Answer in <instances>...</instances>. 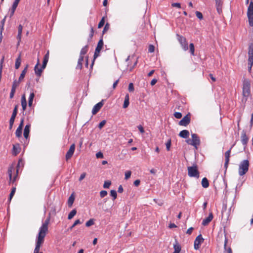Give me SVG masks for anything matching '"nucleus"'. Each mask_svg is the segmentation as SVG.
I'll list each match as a JSON object with an SVG mask.
<instances>
[{
    "label": "nucleus",
    "instance_id": "1",
    "mask_svg": "<svg viewBox=\"0 0 253 253\" xmlns=\"http://www.w3.org/2000/svg\"><path fill=\"white\" fill-rule=\"evenodd\" d=\"M50 217L47 218L39 229V231L36 239V244L34 253H42L40 252V248L44 241V238L48 232V224Z\"/></svg>",
    "mask_w": 253,
    "mask_h": 253
},
{
    "label": "nucleus",
    "instance_id": "2",
    "mask_svg": "<svg viewBox=\"0 0 253 253\" xmlns=\"http://www.w3.org/2000/svg\"><path fill=\"white\" fill-rule=\"evenodd\" d=\"M242 95V101L244 103L251 96V81L249 79L244 78L243 80Z\"/></svg>",
    "mask_w": 253,
    "mask_h": 253
},
{
    "label": "nucleus",
    "instance_id": "3",
    "mask_svg": "<svg viewBox=\"0 0 253 253\" xmlns=\"http://www.w3.org/2000/svg\"><path fill=\"white\" fill-rule=\"evenodd\" d=\"M49 51H48L47 52L44 56L42 65V67L40 68H39V65L40 64L39 60V59L38 60V62H37V64L35 66L34 70H35V74L38 77H40L41 76V74H42V73L43 70L46 67L47 63L48 61V59H49Z\"/></svg>",
    "mask_w": 253,
    "mask_h": 253
},
{
    "label": "nucleus",
    "instance_id": "4",
    "mask_svg": "<svg viewBox=\"0 0 253 253\" xmlns=\"http://www.w3.org/2000/svg\"><path fill=\"white\" fill-rule=\"evenodd\" d=\"M249 165V161L248 160H244L240 163L238 169V173L240 176H243L248 172Z\"/></svg>",
    "mask_w": 253,
    "mask_h": 253
},
{
    "label": "nucleus",
    "instance_id": "5",
    "mask_svg": "<svg viewBox=\"0 0 253 253\" xmlns=\"http://www.w3.org/2000/svg\"><path fill=\"white\" fill-rule=\"evenodd\" d=\"M18 169L16 170L13 166L9 167L8 169V173L9 177V183L14 182L16 180L18 175Z\"/></svg>",
    "mask_w": 253,
    "mask_h": 253
},
{
    "label": "nucleus",
    "instance_id": "6",
    "mask_svg": "<svg viewBox=\"0 0 253 253\" xmlns=\"http://www.w3.org/2000/svg\"><path fill=\"white\" fill-rule=\"evenodd\" d=\"M188 174L191 177H194L198 178L200 177V172L198 170V166L196 164L188 167Z\"/></svg>",
    "mask_w": 253,
    "mask_h": 253
},
{
    "label": "nucleus",
    "instance_id": "7",
    "mask_svg": "<svg viewBox=\"0 0 253 253\" xmlns=\"http://www.w3.org/2000/svg\"><path fill=\"white\" fill-rule=\"evenodd\" d=\"M248 71L251 72L253 65V43H250L248 51Z\"/></svg>",
    "mask_w": 253,
    "mask_h": 253
},
{
    "label": "nucleus",
    "instance_id": "8",
    "mask_svg": "<svg viewBox=\"0 0 253 253\" xmlns=\"http://www.w3.org/2000/svg\"><path fill=\"white\" fill-rule=\"evenodd\" d=\"M247 16L249 20V24L251 27L253 26V1L252 0L248 8Z\"/></svg>",
    "mask_w": 253,
    "mask_h": 253
},
{
    "label": "nucleus",
    "instance_id": "9",
    "mask_svg": "<svg viewBox=\"0 0 253 253\" xmlns=\"http://www.w3.org/2000/svg\"><path fill=\"white\" fill-rule=\"evenodd\" d=\"M177 37V40L179 43H180L182 48L184 50L186 51L188 49V42L186 41V39L184 37L180 36L178 34L176 35Z\"/></svg>",
    "mask_w": 253,
    "mask_h": 253
},
{
    "label": "nucleus",
    "instance_id": "10",
    "mask_svg": "<svg viewBox=\"0 0 253 253\" xmlns=\"http://www.w3.org/2000/svg\"><path fill=\"white\" fill-rule=\"evenodd\" d=\"M191 120V114L188 113L184 116L178 123V125L182 126H188Z\"/></svg>",
    "mask_w": 253,
    "mask_h": 253
},
{
    "label": "nucleus",
    "instance_id": "11",
    "mask_svg": "<svg viewBox=\"0 0 253 253\" xmlns=\"http://www.w3.org/2000/svg\"><path fill=\"white\" fill-rule=\"evenodd\" d=\"M18 107V105H16L15 106L14 108L12 115L9 120V129H12L13 125L14 124V120L17 114Z\"/></svg>",
    "mask_w": 253,
    "mask_h": 253
},
{
    "label": "nucleus",
    "instance_id": "12",
    "mask_svg": "<svg viewBox=\"0 0 253 253\" xmlns=\"http://www.w3.org/2000/svg\"><path fill=\"white\" fill-rule=\"evenodd\" d=\"M204 239L201 234L199 235L194 241V247L195 250H198L200 248L201 244L204 242Z\"/></svg>",
    "mask_w": 253,
    "mask_h": 253
},
{
    "label": "nucleus",
    "instance_id": "13",
    "mask_svg": "<svg viewBox=\"0 0 253 253\" xmlns=\"http://www.w3.org/2000/svg\"><path fill=\"white\" fill-rule=\"evenodd\" d=\"M192 141L193 146L195 148H197L198 146L200 144V139L198 135L196 133H192L191 134Z\"/></svg>",
    "mask_w": 253,
    "mask_h": 253
},
{
    "label": "nucleus",
    "instance_id": "14",
    "mask_svg": "<svg viewBox=\"0 0 253 253\" xmlns=\"http://www.w3.org/2000/svg\"><path fill=\"white\" fill-rule=\"evenodd\" d=\"M24 118H22L20 120V124L16 130L15 131V135L18 138H20L22 136V129L23 127V124H24Z\"/></svg>",
    "mask_w": 253,
    "mask_h": 253
},
{
    "label": "nucleus",
    "instance_id": "15",
    "mask_svg": "<svg viewBox=\"0 0 253 253\" xmlns=\"http://www.w3.org/2000/svg\"><path fill=\"white\" fill-rule=\"evenodd\" d=\"M75 150V144H72L70 146L69 150L68 151V152H67V153L66 154L65 159H66V161H68L69 159H70L71 158V157H72V156L74 154Z\"/></svg>",
    "mask_w": 253,
    "mask_h": 253
},
{
    "label": "nucleus",
    "instance_id": "16",
    "mask_svg": "<svg viewBox=\"0 0 253 253\" xmlns=\"http://www.w3.org/2000/svg\"><path fill=\"white\" fill-rule=\"evenodd\" d=\"M103 45V42L102 39L100 40L97 43V47L95 48L94 54V58H96L98 56L99 54L101 51V50L102 48Z\"/></svg>",
    "mask_w": 253,
    "mask_h": 253
},
{
    "label": "nucleus",
    "instance_id": "17",
    "mask_svg": "<svg viewBox=\"0 0 253 253\" xmlns=\"http://www.w3.org/2000/svg\"><path fill=\"white\" fill-rule=\"evenodd\" d=\"M104 104L103 100L95 104L92 110V114L93 115L96 114L98 111L100 110Z\"/></svg>",
    "mask_w": 253,
    "mask_h": 253
},
{
    "label": "nucleus",
    "instance_id": "18",
    "mask_svg": "<svg viewBox=\"0 0 253 253\" xmlns=\"http://www.w3.org/2000/svg\"><path fill=\"white\" fill-rule=\"evenodd\" d=\"M249 140V138L246 134V131L243 130L241 133V142L242 144L246 146Z\"/></svg>",
    "mask_w": 253,
    "mask_h": 253
},
{
    "label": "nucleus",
    "instance_id": "19",
    "mask_svg": "<svg viewBox=\"0 0 253 253\" xmlns=\"http://www.w3.org/2000/svg\"><path fill=\"white\" fill-rule=\"evenodd\" d=\"M215 0V6L216 10L218 14H220L222 12V8L223 2L221 0Z\"/></svg>",
    "mask_w": 253,
    "mask_h": 253
},
{
    "label": "nucleus",
    "instance_id": "20",
    "mask_svg": "<svg viewBox=\"0 0 253 253\" xmlns=\"http://www.w3.org/2000/svg\"><path fill=\"white\" fill-rule=\"evenodd\" d=\"M21 151V148L19 144H16L13 145L12 148V154L14 156H16Z\"/></svg>",
    "mask_w": 253,
    "mask_h": 253
},
{
    "label": "nucleus",
    "instance_id": "21",
    "mask_svg": "<svg viewBox=\"0 0 253 253\" xmlns=\"http://www.w3.org/2000/svg\"><path fill=\"white\" fill-rule=\"evenodd\" d=\"M213 214L212 212H210L209 213V216L204 219L202 221V225L204 226H206L213 219Z\"/></svg>",
    "mask_w": 253,
    "mask_h": 253
},
{
    "label": "nucleus",
    "instance_id": "22",
    "mask_svg": "<svg viewBox=\"0 0 253 253\" xmlns=\"http://www.w3.org/2000/svg\"><path fill=\"white\" fill-rule=\"evenodd\" d=\"M31 125L30 124H27L25 126L24 129V136L26 139H27L29 137V133H30V129Z\"/></svg>",
    "mask_w": 253,
    "mask_h": 253
},
{
    "label": "nucleus",
    "instance_id": "23",
    "mask_svg": "<svg viewBox=\"0 0 253 253\" xmlns=\"http://www.w3.org/2000/svg\"><path fill=\"white\" fill-rule=\"evenodd\" d=\"M23 30V26L21 25H19L18 27V35L17 36V39H18V44H19L21 42L22 33Z\"/></svg>",
    "mask_w": 253,
    "mask_h": 253
},
{
    "label": "nucleus",
    "instance_id": "24",
    "mask_svg": "<svg viewBox=\"0 0 253 253\" xmlns=\"http://www.w3.org/2000/svg\"><path fill=\"white\" fill-rule=\"evenodd\" d=\"M179 136L183 138H187L189 136V132L186 129L181 130L179 133Z\"/></svg>",
    "mask_w": 253,
    "mask_h": 253
},
{
    "label": "nucleus",
    "instance_id": "25",
    "mask_svg": "<svg viewBox=\"0 0 253 253\" xmlns=\"http://www.w3.org/2000/svg\"><path fill=\"white\" fill-rule=\"evenodd\" d=\"M173 249L174 251L173 253H179L181 250V246L177 241H175V243L173 245Z\"/></svg>",
    "mask_w": 253,
    "mask_h": 253
},
{
    "label": "nucleus",
    "instance_id": "26",
    "mask_svg": "<svg viewBox=\"0 0 253 253\" xmlns=\"http://www.w3.org/2000/svg\"><path fill=\"white\" fill-rule=\"evenodd\" d=\"M132 61H133V65H129L128 64L127 65V67L126 69L129 71H131L135 68V67L137 64V59H136L134 57V60H132Z\"/></svg>",
    "mask_w": 253,
    "mask_h": 253
},
{
    "label": "nucleus",
    "instance_id": "27",
    "mask_svg": "<svg viewBox=\"0 0 253 253\" xmlns=\"http://www.w3.org/2000/svg\"><path fill=\"white\" fill-rule=\"evenodd\" d=\"M84 57L80 56L78 61V64L76 67L77 69L81 70L83 68V62L84 61Z\"/></svg>",
    "mask_w": 253,
    "mask_h": 253
},
{
    "label": "nucleus",
    "instance_id": "28",
    "mask_svg": "<svg viewBox=\"0 0 253 253\" xmlns=\"http://www.w3.org/2000/svg\"><path fill=\"white\" fill-rule=\"evenodd\" d=\"M74 201L75 196L74 195V193H73L70 195L68 200V205L69 207L71 208L72 206Z\"/></svg>",
    "mask_w": 253,
    "mask_h": 253
},
{
    "label": "nucleus",
    "instance_id": "29",
    "mask_svg": "<svg viewBox=\"0 0 253 253\" xmlns=\"http://www.w3.org/2000/svg\"><path fill=\"white\" fill-rule=\"evenodd\" d=\"M228 243V239L225 237L224 244V249L225 251H227V253H232V249L230 247H227V244Z\"/></svg>",
    "mask_w": 253,
    "mask_h": 253
},
{
    "label": "nucleus",
    "instance_id": "30",
    "mask_svg": "<svg viewBox=\"0 0 253 253\" xmlns=\"http://www.w3.org/2000/svg\"><path fill=\"white\" fill-rule=\"evenodd\" d=\"M201 184L203 187L204 188H207L209 186V180L206 177H204L202 179Z\"/></svg>",
    "mask_w": 253,
    "mask_h": 253
},
{
    "label": "nucleus",
    "instance_id": "31",
    "mask_svg": "<svg viewBox=\"0 0 253 253\" xmlns=\"http://www.w3.org/2000/svg\"><path fill=\"white\" fill-rule=\"evenodd\" d=\"M35 97V93L32 92L30 93V96L28 99V106L31 107L33 104V101Z\"/></svg>",
    "mask_w": 253,
    "mask_h": 253
},
{
    "label": "nucleus",
    "instance_id": "32",
    "mask_svg": "<svg viewBox=\"0 0 253 253\" xmlns=\"http://www.w3.org/2000/svg\"><path fill=\"white\" fill-rule=\"evenodd\" d=\"M28 66V65H27L26 67L22 71V73H21L20 76V77L19 78V81H21L24 79V78L25 77L26 73V72L27 71Z\"/></svg>",
    "mask_w": 253,
    "mask_h": 253
},
{
    "label": "nucleus",
    "instance_id": "33",
    "mask_svg": "<svg viewBox=\"0 0 253 253\" xmlns=\"http://www.w3.org/2000/svg\"><path fill=\"white\" fill-rule=\"evenodd\" d=\"M88 49V45H85L83 47L81 50L80 56L84 57V55L87 53Z\"/></svg>",
    "mask_w": 253,
    "mask_h": 253
},
{
    "label": "nucleus",
    "instance_id": "34",
    "mask_svg": "<svg viewBox=\"0 0 253 253\" xmlns=\"http://www.w3.org/2000/svg\"><path fill=\"white\" fill-rule=\"evenodd\" d=\"M129 95L128 94H127L126 96H125V100H124V104H123V108H126L128 107V105H129Z\"/></svg>",
    "mask_w": 253,
    "mask_h": 253
},
{
    "label": "nucleus",
    "instance_id": "35",
    "mask_svg": "<svg viewBox=\"0 0 253 253\" xmlns=\"http://www.w3.org/2000/svg\"><path fill=\"white\" fill-rule=\"evenodd\" d=\"M234 145H233L231 148H230L229 150H228V151H227L225 153V160H229L230 161V153H231V149L233 147Z\"/></svg>",
    "mask_w": 253,
    "mask_h": 253
},
{
    "label": "nucleus",
    "instance_id": "36",
    "mask_svg": "<svg viewBox=\"0 0 253 253\" xmlns=\"http://www.w3.org/2000/svg\"><path fill=\"white\" fill-rule=\"evenodd\" d=\"M20 82L21 81H19V80L17 81L16 80H15L12 83L11 89L16 90V89L17 87V86H18Z\"/></svg>",
    "mask_w": 253,
    "mask_h": 253
},
{
    "label": "nucleus",
    "instance_id": "37",
    "mask_svg": "<svg viewBox=\"0 0 253 253\" xmlns=\"http://www.w3.org/2000/svg\"><path fill=\"white\" fill-rule=\"evenodd\" d=\"M16 187H13L12 189H11V192L9 194V199H8V201L9 202H10L12 199V198H13L14 195L15 194V191H16Z\"/></svg>",
    "mask_w": 253,
    "mask_h": 253
},
{
    "label": "nucleus",
    "instance_id": "38",
    "mask_svg": "<svg viewBox=\"0 0 253 253\" xmlns=\"http://www.w3.org/2000/svg\"><path fill=\"white\" fill-rule=\"evenodd\" d=\"M189 51L190 54L192 55H195L194 52H195V48H194V45L193 43H190L189 44Z\"/></svg>",
    "mask_w": 253,
    "mask_h": 253
},
{
    "label": "nucleus",
    "instance_id": "39",
    "mask_svg": "<svg viewBox=\"0 0 253 253\" xmlns=\"http://www.w3.org/2000/svg\"><path fill=\"white\" fill-rule=\"evenodd\" d=\"M77 213V211L75 209L73 210L68 214V219H71Z\"/></svg>",
    "mask_w": 253,
    "mask_h": 253
},
{
    "label": "nucleus",
    "instance_id": "40",
    "mask_svg": "<svg viewBox=\"0 0 253 253\" xmlns=\"http://www.w3.org/2000/svg\"><path fill=\"white\" fill-rule=\"evenodd\" d=\"M21 58H20V56H19L16 60V61H15V68L16 69H18L20 66V64H21Z\"/></svg>",
    "mask_w": 253,
    "mask_h": 253
},
{
    "label": "nucleus",
    "instance_id": "41",
    "mask_svg": "<svg viewBox=\"0 0 253 253\" xmlns=\"http://www.w3.org/2000/svg\"><path fill=\"white\" fill-rule=\"evenodd\" d=\"M6 17L5 16L4 17V18L0 22V35H2V32L3 30V27H4V23H5V22L6 20Z\"/></svg>",
    "mask_w": 253,
    "mask_h": 253
},
{
    "label": "nucleus",
    "instance_id": "42",
    "mask_svg": "<svg viewBox=\"0 0 253 253\" xmlns=\"http://www.w3.org/2000/svg\"><path fill=\"white\" fill-rule=\"evenodd\" d=\"M132 60H134V56H128L126 60V61L127 63V65H128V64L129 65H131V64L130 63V62H132Z\"/></svg>",
    "mask_w": 253,
    "mask_h": 253
},
{
    "label": "nucleus",
    "instance_id": "43",
    "mask_svg": "<svg viewBox=\"0 0 253 253\" xmlns=\"http://www.w3.org/2000/svg\"><path fill=\"white\" fill-rule=\"evenodd\" d=\"M23 105H27V101L25 94H23L21 97V106Z\"/></svg>",
    "mask_w": 253,
    "mask_h": 253
},
{
    "label": "nucleus",
    "instance_id": "44",
    "mask_svg": "<svg viewBox=\"0 0 253 253\" xmlns=\"http://www.w3.org/2000/svg\"><path fill=\"white\" fill-rule=\"evenodd\" d=\"M105 17H103L100 21L99 22V23H98V28H101L102 27H103L105 24Z\"/></svg>",
    "mask_w": 253,
    "mask_h": 253
},
{
    "label": "nucleus",
    "instance_id": "45",
    "mask_svg": "<svg viewBox=\"0 0 253 253\" xmlns=\"http://www.w3.org/2000/svg\"><path fill=\"white\" fill-rule=\"evenodd\" d=\"M94 223V219H90L88 221H87L85 223V226L87 227H89L92 225H93Z\"/></svg>",
    "mask_w": 253,
    "mask_h": 253
},
{
    "label": "nucleus",
    "instance_id": "46",
    "mask_svg": "<svg viewBox=\"0 0 253 253\" xmlns=\"http://www.w3.org/2000/svg\"><path fill=\"white\" fill-rule=\"evenodd\" d=\"M128 90L130 92H133L134 90V85L133 83H130L129 84Z\"/></svg>",
    "mask_w": 253,
    "mask_h": 253
},
{
    "label": "nucleus",
    "instance_id": "47",
    "mask_svg": "<svg viewBox=\"0 0 253 253\" xmlns=\"http://www.w3.org/2000/svg\"><path fill=\"white\" fill-rule=\"evenodd\" d=\"M166 149L167 151H169L171 146V139H169L166 143Z\"/></svg>",
    "mask_w": 253,
    "mask_h": 253
},
{
    "label": "nucleus",
    "instance_id": "48",
    "mask_svg": "<svg viewBox=\"0 0 253 253\" xmlns=\"http://www.w3.org/2000/svg\"><path fill=\"white\" fill-rule=\"evenodd\" d=\"M81 222L80 221V220L79 219H77L76 220L75 222L74 223V224L72 225V226H71L69 228V229L70 230H72V229L75 226H76L77 225L79 224H81Z\"/></svg>",
    "mask_w": 253,
    "mask_h": 253
},
{
    "label": "nucleus",
    "instance_id": "49",
    "mask_svg": "<svg viewBox=\"0 0 253 253\" xmlns=\"http://www.w3.org/2000/svg\"><path fill=\"white\" fill-rule=\"evenodd\" d=\"M195 14L197 18L201 20L203 18V14L201 12L197 11H196Z\"/></svg>",
    "mask_w": 253,
    "mask_h": 253
},
{
    "label": "nucleus",
    "instance_id": "50",
    "mask_svg": "<svg viewBox=\"0 0 253 253\" xmlns=\"http://www.w3.org/2000/svg\"><path fill=\"white\" fill-rule=\"evenodd\" d=\"M131 174V171L130 170H127L125 172V179H128L130 178Z\"/></svg>",
    "mask_w": 253,
    "mask_h": 253
},
{
    "label": "nucleus",
    "instance_id": "51",
    "mask_svg": "<svg viewBox=\"0 0 253 253\" xmlns=\"http://www.w3.org/2000/svg\"><path fill=\"white\" fill-rule=\"evenodd\" d=\"M110 185H111V181H105V182L103 184V187L104 188H108Z\"/></svg>",
    "mask_w": 253,
    "mask_h": 253
},
{
    "label": "nucleus",
    "instance_id": "52",
    "mask_svg": "<svg viewBox=\"0 0 253 253\" xmlns=\"http://www.w3.org/2000/svg\"><path fill=\"white\" fill-rule=\"evenodd\" d=\"M173 115L176 119H180L182 117V114L180 112H175Z\"/></svg>",
    "mask_w": 253,
    "mask_h": 253
},
{
    "label": "nucleus",
    "instance_id": "53",
    "mask_svg": "<svg viewBox=\"0 0 253 253\" xmlns=\"http://www.w3.org/2000/svg\"><path fill=\"white\" fill-rule=\"evenodd\" d=\"M155 47L153 45L150 44L148 47V51L150 53L153 52L154 51Z\"/></svg>",
    "mask_w": 253,
    "mask_h": 253
},
{
    "label": "nucleus",
    "instance_id": "54",
    "mask_svg": "<svg viewBox=\"0 0 253 253\" xmlns=\"http://www.w3.org/2000/svg\"><path fill=\"white\" fill-rule=\"evenodd\" d=\"M229 163V160H225V163H224V167L225 168V171H224L225 174L226 172Z\"/></svg>",
    "mask_w": 253,
    "mask_h": 253
},
{
    "label": "nucleus",
    "instance_id": "55",
    "mask_svg": "<svg viewBox=\"0 0 253 253\" xmlns=\"http://www.w3.org/2000/svg\"><path fill=\"white\" fill-rule=\"evenodd\" d=\"M107 195V192L105 190H102L100 192V195L101 198L105 197Z\"/></svg>",
    "mask_w": 253,
    "mask_h": 253
},
{
    "label": "nucleus",
    "instance_id": "56",
    "mask_svg": "<svg viewBox=\"0 0 253 253\" xmlns=\"http://www.w3.org/2000/svg\"><path fill=\"white\" fill-rule=\"evenodd\" d=\"M117 196V192L114 190H112V197L113 198V200L116 199Z\"/></svg>",
    "mask_w": 253,
    "mask_h": 253
},
{
    "label": "nucleus",
    "instance_id": "57",
    "mask_svg": "<svg viewBox=\"0 0 253 253\" xmlns=\"http://www.w3.org/2000/svg\"><path fill=\"white\" fill-rule=\"evenodd\" d=\"M171 6L172 7H177V8H180L181 7V4L180 3H178V2H175V3H172L171 4Z\"/></svg>",
    "mask_w": 253,
    "mask_h": 253
},
{
    "label": "nucleus",
    "instance_id": "58",
    "mask_svg": "<svg viewBox=\"0 0 253 253\" xmlns=\"http://www.w3.org/2000/svg\"><path fill=\"white\" fill-rule=\"evenodd\" d=\"M96 157L98 159L103 158V155L102 153H101V152H99L96 154Z\"/></svg>",
    "mask_w": 253,
    "mask_h": 253
},
{
    "label": "nucleus",
    "instance_id": "59",
    "mask_svg": "<svg viewBox=\"0 0 253 253\" xmlns=\"http://www.w3.org/2000/svg\"><path fill=\"white\" fill-rule=\"evenodd\" d=\"M86 176V173L85 172H83L81 174V175H80V177L79 179V180L80 181H81L82 180H83L84 177H85Z\"/></svg>",
    "mask_w": 253,
    "mask_h": 253
},
{
    "label": "nucleus",
    "instance_id": "60",
    "mask_svg": "<svg viewBox=\"0 0 253 253\" xmlns=\"http://www.w3.org/2000/svg\"><path fill=\"white\" fill-rule=\"evenodd\" d=\"M15 91H16L15 90H13V89L11 90V91L10 93V95H9V97L10 99H12L13 98L14 94L15 93Z\"/></svg>",
    "mask_w": 253,
    "mask_h": 253
},
{
    "label": "nucleus",
    "instance_id": "61",
    "mask_svg": "<svg viewBox=\"0 0 253 253\" xmlns=\"http://www.w3.org/2000/svg\"><path fill=\"white\" fill-rule=\"evenodd\" d=\"M105 124L106 121L105 120H103L99 123L98 127H99V128H101L105 125Z\"/></svg>",
    "mask_w": 253,
    "mask_h": 253
},
{
    "label": "nucleus",
    "instance_id": "62",
    "mask_svg": "<svg viewBox=\"0 0 253 253\" xmlns=\"http://www.w3.org/2000/svg\"><path fill=\"white\" fill-rule=\"evenodd\" d=\"M19 1H20L19 0H15L12 6L16 8L18 6V4Z\"/></svg>",
    "mask_w": 253,
    "mask_h": 253
},
{
    "label": "nucleus",
    "instance_id": "63",
    "mask_svg": "<svg viewBox=\"0 0 253 253\" xmlns=\"http://www.w3.org/2000/svg\"><path fill=\"white\" fill-rule=\"evenodd\" d=\"M16 8L12 6L11 9V11H10V17L13 15Z\"/></svg>",
    "mask_w": 253,
    "mask_h": 253
},
{
    "label": "nucleus",
    "instance_id": "64",
    "mask_svg": "<svg viewBox=\"0 0 253 253\" xmlns=\"http://www.w3.org/2000/svg\"><path fill=\"white\" fill-rule=\"evenodd\" d=\"M193 229H194V228L193 227L189 228L186 231V234H187L188 235H191Z\"/></svg>",
    "mask_w": 253,
    "mask_h": 253
}]
</instances>
